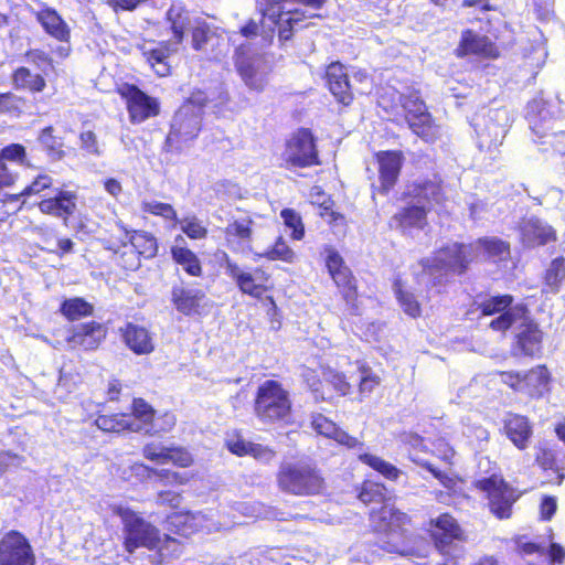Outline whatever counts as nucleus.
I'll return each mask as SVG.
<instances>
[{
    "label": "nucleus",
    "instance_id": "f257e3e1",
    "mask_svg": "<svg viewBox=\"0 0 565 565\" xmlns=\"http://www.w3.org/2000/svg\"><path fill=\"white\" fill-rule=\"evenodd\" d=\"M402 199H412L401 206L391 217V228L402 233L413 230L423 231L428 226V214L435 205H443L446 200L444 181L439 174L414 181L402 193Z\"/></svg>",
    "mask_w": 565,
    "mask_h": 565
},
{
    "label": "nucleus",
    "instance_id": "f03ea898",
    "mask_svg": "<svg viewBox=\"0 0 565 565\" xmlns=\"http://www.w3.org/2000/svg\"><path fill=\"white\" fill-rule=\"evenodd\" d=\"M119 236L109 235L103 239L104 248L113 254L116 264L126 271L140 267V260L157 256L159 244L157 237L145 230L129 228L124 222H116Z\"/></svg>",
    "mask_w": 565,
    "mask_h": 565
},
{
    "label": "nucleus",
    "instance_id": "7ed1b4c3",
    "mask_svg": "<svg viewBox=\"0 0 565 565\" xmlns=\"http://www.w3.org/2000/svg\"><path fill=\"white\" fill-rule=\"evenodd\" d=\"M252 408L255 418L265 426H286L292 423L291 395L277 380H265L256 387Z\"/></svg>",
    "mask_w": 565,
    "mask_h": 565
},
{
    "label": "nucleus",
    "instance_id": "20e7f679",
    "mask_svg": "<svg viewBox=\"0 0 565 565\" xmlns=\"http://www.w3.org/2000/svg\"><path fill=\"white\" fill-rule=\"evenodd\" d=\"M276 484L280 492L295 497H315L327 488L322 470L308 460L281 462L276 472Z\"/></svg>",
    "mask_w": 565,
    "mask_h": 565
},
{
    "label": "nucleus",
    "instance_id": "39448f33",
    "mask_svg": "<svg viewBox=\"0 0 565 565\" xmlns=\"http://www.w3.org/2000/svg\"><path fill=\"white\" fill-rule=\"evenodd\" d=\"M223 259L225 274L235 282L237 289L243 295L267 306L268 315L275 316L278 312V306L271 295L275 288L271 274L264 266H257L248 270L243 269L226 253H224Z\"/></svg>",
    "mask_w": 565,
    "mask_h": 565
},
{
    "label": "nucleus",
    "instance_id": "423d86ee",
    "mask_svg": "<svg viewBox=\"0 0 565 565\" xmlns=\"http://www.w3.org/2000/svg\"><path fill=\"white\" fill-rule=\"evenodd\" d=\"M324 266L339 295L344 301L343 315H359V282L342 255L333 246H324Z\"/></svg>",
    "mask_w": 565,
    "mask_h": 565
},
{
    "label": "nucleus",
    "instance_id": "0eeeda50",
    "mask_svg": "<svg viewBox=\"0 0 565 565\" xmlns=\"http://www.w3.org/2000/svg\"><path fill=\"white\" fill-rule=\"evenodd\" d=\"M280 161V167L286 170L320 166L322 160L313 131L310 128L300 127L291 132L285 140Z\"/></svg>",
    "mask_w": 565,
    "mask_h": 565
},
{
    "label": "nucleus",
    "instance_id": "6e6552de",
    "mask_svg": "<svg viewBox=\"0 0 565 565\" xmlns=\"http://www.w3.org/2000/svg\"><path fill=\"white\" fill-rule=\"evenodd\" d=\"M117 514L122 523V546L126 552L134 553L140 547L157 551L161 547L162 535L154 524L130 509H119Z\"/></svg>",
    "mask_w": 565,
    "mask_h": 565
},
{
    "label": "nucleus",
    "instance_id": "1a4fd4ad",
    "mask_svg": "<svg viewBox=\"0 0 565 565\" xmlns=\"http://www.w3.org/2000/svg\"><path fill=\"white\" fill-rule=\"evenodd\" d=\"M473 488L484 494L490 513L498 520L510 519L513 505L521 497V492L500 473L477 479Z\"/></svg>",
    "mask_w": 565,
    "mask_h": 565
},
{
    "label": "nucleus",
    "instance_id": "9d476101",
    "mask_svg": "<svg viewBox=\"0 0 565 565\" xmlns=\"http://www.w3.org/2000/svg\"><path fill=\"white\" fill-rule=\"evenodd\" d=\"M115 92L125 102L131 124H141L160 114L159 100L148 95L135 84L121 83L116 87Z\"/></svg>",
    "mask_w": 565,
    "mask_h": 565
},
{
    "label": "nucleus",
    "instance_id": "9b49d317",
    "mask_svg": "<svg viewBox=\"0 0 565 565\" xmlns=\"http://www.w3.org/2000/svg\"><path fill=\"white\" fill-rule=\"evenodd\" d=\"M235 70L252 90L263 92L268 83V70L263 56L252 54L248 45L236 47L233 56Z\"/></svg>",
    "mask_w": 565,
    "mask_h": 565
},
{
    "label": "nucleus",
    "instance_id": "f8f14e48",
    "mask_svg": "<svg viewBox=\"0 0 565 565\" xmlns=\"http://www.w3.org/2000/svg\"><path fill=\"white\" fill-rule=\"evenodd\" d=\"M201 130L202 116L200 114L178 113L166 136L163 150L168 153H181L190 142L198 138Z\"/></svg>",
    "mask_w": 565,
    "mask_h": 565
},
{
    "label": "nucleus",
    "instance_id": "ddd939ff",
    "mask_svg": "<svg viewBox=\"0 0 565 565\" xmlns=\"http://www.w3.org/2000/svg\"><path fill=\"white\" fill-rule=\"evenodd\" d=\"M472 245L455 242L437 248L431 257V264L426 268L431 270H445L451 274L465 275L472 263Z\"/></svg>",
    "mask_w": 565,
    "mask_h": 565
},
{
    "label": "nucleus",
    "instance_id": "4468645a",
    "mask_svg": "<svg viewBox=\"0 0 565 565\" xmlns=\"http://www.w3.org/2000/svg\"><path fill=\"white\" fill-rule=\"evenodd\" d=\"M0 565H36L33 546L22 532L9 530L0 536Z\"/></svg>",
    "mask_w": 565,
    "mask_h": 565
},
{
    "label": "nucleus",
    "instance_id": "2eb2a0df",
    "mask_svg": "<svg viewBox=\"0 0 565 565\" xmlns=\"http://www.w3.org/2000/svg\"><path fill=\"white\" fill-rule=\"evenodd\" d=\"M514 297L510 294L489 296L477 303L481 316L498 315L489 323V328L495 332L508 331L516 321L515 313L511 310Z\"/></svg>",
    "mask_w": 565,
    "mask_h": 565
},
{
    "label": "nucleus",
    "instance_id": "dca6fc26",
    "mask_svg": "<svg viewBox=\"0 0 565 565\" xmlns=\"http://www.w3.org/2000/svg\"><path fill=\"white\" fill-rule=\"evenodd\" d=\"M374 159L377 163L379 185L373 186L372 198L375 193L388 195L398 182L404 154L401 150H380L374 153Z\"/></svg>",
    "mask_w": 565,
    "mask_h": 565
},
{
    "label": "nucleus",
    "instance_id": "f3484780",
    "mask_svg": "<svg viewBox=\"0 0 565 565\" xmlns=\"http://www.w3.org/2000/svg\"><path fill=\"white\" fill-rule=\"evenodd\" d=\"M369 520L373 532L386 535L405 532L412 522L406 512L390 502L379 509H373L369 514Z\"/></svg>",
    "mask_w": 565,
    "mask_h": 565
},
{
    "label": "nucleus",
    "instance_id": "a211bd4d",
    "mask_svg": "<svg viewBox=\"0 0 565 565\" xmlns=\"http://www.w3.org/2000/svg\"><path fill=\"white\" fill-rule=\"evenodd\" d=\"M454 53L458 58L473 55L481 60H497L501 56L500 47L488 35L476 33L471 29L462 30Z\"/></svg>",
    "mask_w": 565,
    "mask_h": 565
},
{
    "label": "nucleus",
    "instance_id": "6ab92c4d",
    "mask_svg": "<svg viewBox=\"0 0 565 565\" xmlns=\"http://www.w3.org/2000/svg\"><path fill=\"white\" fill-rule=\"evenodd\" d=\"M170 302L184 317H200L206 311L207 297L200 288L183 284L174 285L170 291Z\"/></svg>",
    "mask_w": 565,
    "mask_h": 565
},
{
    "label": "nucleus",
    "instance_id": "aec40b11",
    "mask_svg": "<svg viewBox=\"0 0 565 565\" xmlns=\"http://www.w3.org/2000/svg\"><path fill=\"white\" fill-rule=\"evenodd\" d=\"M142 57L151 70L160 77L172 73L170 58L178 52V47L171 41L143 40L138 46Z\"/></svg>",
    "mask_w": 565,
    "mask_h": 565
},
{
    "label": "nucleus",
    "instance_id": "412c9836",
    "mask_svg": "<svg viewBox=\"0 0 565 565\" xmlns=\"http://www.w3.org/2000/svg\"><path fill=\"white\" fill-rule=\"evenodd\" d=\"M77 199L75 191L58 189L54 195L39 201L36 207L43 215L58 218L64 225H68L78 210Z\"/></svg>",
    "mask_w": 565,
    "mask_h": 565
},
{
    "label": "nucleus",
    "instance_id": "4be33fe9",
    "mask_svg": "<svg viewBox=\"0 0 565 565\" xmlns=\"http://www.w3.org/2000/svg\"><path fill=\"white\" fill-rule=\"evenodd\" d=\"M322 78L324 79L326 87L338 104L343 107H350L353 104L354 93L349 74L341 62L333 61L329 63L324 68Z\"/></svg>",
    "mask_w": 565,
    "mask_h": 565
},
{
    "label": "nucleus",
    "instance_id": "5701e85b",
    "mask_svg": "<svg viewBox=\"0 0 565 565\" xmlns=\"http://www.w3.org/2000/svg\"><path fill=\"white\" fill-rule=\"evenodd\" d=\"M141 452L143 458L157 465L172 463L182 469L194 465V456L183 446L159 447L154 443H149L142 447Z\"/></svg>",
    "mask_w": 565,
    "mask_h": 565
},
{
    "label": "nucleus",
    "instance_id": "b1692460",
    "mask_svg": "<svg viewBox=\"0 0 565 565\" xmlns=\"http://www.w3.org/2000/svg\"><path fill=\"white\" fill-rule=\"evenodd\" d=\"M501 382L515 392H522L530 387L539 388L546 386L551 380V374L545 364L537 365L526 372L518 371H498Z\"/></svg>",
    "mask_w": 565,
    "mask_h": 565
},
{
    "label": "nucleus",
    "instance_id": "393cba45",
    "mask_svg": "<svg viewBox=\"0 0 565 565\" xmlns=\"http://www.w3.org/2000/svg\"><path fill=\"white\" fill-rule=\"evenodd\" d=\"M254 221L247 215L234 218L224 227V241L226 247L235 254H245L252 250Z\"/></svg>",
    "mask_w": 565,
    "mask_h": 565
},
{
    "label": "nucleus",
    "instance_id": "a878e982",
    "mask_svg": "<svg viewBox=\"0 0 565 565\" xmlns=\"http://www.w3.org/2000/svg\"><path fill=\"white\" fill-rule=\"evenodd\" d=\"M430 525L434 527L430 534L431 540L435 547L441 553H445L455 541L466 540L461 526L448 512L441 513L436 519L430 520Z\"/></svg>",
    "mask_w": 565,
    "mask_h": 565
},
{
    "label": "nucleus",
    "instance_id": "bb28decb",
    "mask_svg": "<svg viewBox=\"0 0 565 565\" xmlns=\"http://www.w3.org/2000/svg\"><path fill=\"white\" fill-rule=\"evenodd\" d=\"M107 335L108 328L105 323L90 320L75 326L67 342L84 351H95L105 342Z\"/></svg>",
    "mask_w": 565,
    "mask_h": 565
},
{
    "label": "nucleus",
    "instance_id": "cd10ccee",
    "mask_svg": "<svg viewBox=\"0 0 565 565\" xmlns=\"http://www.w3.org/2000/svg\"><path fill=\"white\" fill-rule=\"evenodd\" d=\"M502 435H504L519 450H525L533 437V423L522 414L508 412L502 419Z\"/></svg>",
    "mask_w": 565,
    "mask_h": 565
},
{
    "label": "nucleus",
    "instance_id": "c85d7f7f",
    "mask_svg": "<svg viewBox=\"0 0 565 565\" xmlns=\"http://www.w3.org/2000/svg\"><path fill=\"white\" fill-rule=\"evenodd\" d=\"M519 232L520 242L526 248H536L557 241L555 228L539 217L524 221Z\"/></svg>",
    "mask_w": 565,
    "mask_h": 565
},
{
    "label": "nucleus",
    "instance_id": "c756f323",
    "mask_svg": "<svg viewBox=\"0 0 565 565\" xmlns=\"http://www.w3.org/2000/svg\"><path fill=\"white\" fill-rule=\"evenodd\" d=\"M164 524L168 533L162 535V542L166 544L175 542V539L172 537L171 534L182 539H189L201 529L198 515L188 510L168 514Z\"/></svg>",
    "mask_w": 565,
    "mask_h": 565
},
{
    "label": "nucleus",
    "instance_id": "7c9ffc66",
    "mask_svg": "<svg viewBox=\"0 0 565 565\" xmlns=\"http://www.w3.org/2000/svg\"><path fill=\"white\" fill-rule=\"evenodd\" d=\"M34 18L47 35L60 42H70L71 29L54 8L42 3Z\"/></svg>",
    "mask_w": 565,
    "mask_h": 565
},
{
    "label": "nucleus",
    "instance_id": "2f4dec72",
    "mask_svg": "<svg viewBox=\"0 0 565 565\" xmlns=\"http://www.w3.org/2000/svg\"><path fill=\"white\" fill-rule=\"evenodd\" d=\"M124 343L137 355H147L153 352L154 344L147 328L127 322L120 328Z\"/></svg>",
    "mask_w": 565,
    "mask_h": 565
},
{
    "label": "nucleus",
    "instance_id": "473e14b6",
    "mask_svg": "<svg viewBox=\"0 0 565 565\" xmlns=\"http://www.w3.org/2000/svg\"><path fill=\"white\" fill-rule=\"evenodd\" d=\"M322 399H330L335 396H345L351 393L352 385L344 373L328 369L322 373L317 387L312 388Z\"/></svg>",
    "mask_w": 565,
    "mask_h": 565
},
{
    "label": "nucleus",
    "instance_id": "72a5a7b5",
    "mask_svg": "<svg viewBox=\"0 0 565 565\" xmlns=\"http://www.w3.org/2000/svg\"><path fill=\"white\" fill-rule=\"evenodd\" d=\"M225 447L237 457L250 456L257 460L270 461L276 456V451L270 447L246 440L241 434L227 438Z\"/></svg>",
    "mask_w": 565,
    "mask_h": 565
},
{
    "label": "nucleus",
    "instance_id": "f704fd0d",
    "mask_svg": "<svg viewBox=\"0 0 565 565\" xmlns=\"http://www.w3.org/2000/svg\"><path fill=\"white\" fill-rule=\"evenodd\" d=\"M535 463L546 475L551 483L561 484L565 479L564 467L552 448L545 445L537 446Z\"/></svg>",
    "mask_w": 565,
    "mask_h": 565
},
{
    "label": "nucleus",
    "instance_id": "c9c22d12",
    "mask_svg": "<svg viewBox=\"0 0 565 565\" xmlns=\"http://www.w3.org/2000/svg\"><path fill=\"white\" fill-rule=\"evenodd\" d=\"M94 425L104 433L122 434L125 431H138V428L127 413L102 414L97 413Z\"/></svg>",
    "mask_w": 565,
    "mask_h": 565
},
{
    "label": "nucleus",
    "instance_id": "e433bc0d",
    "mask_svg": "<svg viewBox=\"0 0 565 565\" xmlns=\"http://www.w3.org/2000/svg\"><path fill=\"white\" fill-rule=\"evenodd\" d=\"M14 88L26 90L31 94L42 93L46 88L45 76L41 73H32L26 66H19L11 73Z\"/></svg>",
    "mask_w": 565,
    "mask_h": 565
},
{
    "label": "nucleus",
    "instance_id": "4c0bfd02",
    "mask_svg": "<svg viewBox=\"0 0 565 565\" xmlns=\"http://www.w3.org/2000/svg\"><path fill=\"white\" fill-rule=\"evenodd\" d=\"M172 260L182 267L184 273L191 277H202L203 265L199 256L186 246L172 245L170 247Z\"/></svg>",
    "mask_w": 565,
    "mask_h": 565
},
{
    "label": "nucleus",
    "instance_id": "58836bf2",
    "mask_svg": "<svg viewBox=\"0 0 565 565\" xmlns=\"http://www.w3.org/2000/svg\"><path fill=\"white\" fill-rule=\"evenodd\" d=\"M408 128L414 135L426 142H435L440 134L433 115L427 110L406 120Z\"/></svg>",
    "mask_w": 565,
    "mask_h": 565
},
{
    "label": "nucleus",
    "instance_id": "ea45409f",
    "mask_svg": "<svg viewBox=\"0 0 565 565\" xmlns=\"http://www.w3.org/2000/svg\"><path fill=\"white\" fill-rule=\"evenodd\" d=\"M356 498L365 505H384L390 502L387 488L384 483L365 479L356 487Z\"/></svg>",
    "mask_w": 565,
    "mask_h": 565
},
{
    "label": "nucleus",
    "instance_id": "a19ab883",
    "mask_svg": "<svg viewBox=\"0 0 565 565\" xmlns=\"http://www.w3.org/2000/svg\"><path fill=\"white\" fill-rule=\"evenodd\" d=\"M393 290L397 303L405 315L414 319L422 316V303L417 299L415 292L407 289L399 278L394 280Z\"/></svg>",
    "mask_w": 565,
    "mask_h": 565
},
{
    "label": "nucleus",
    "instance_id": "79ce46f5",
    "mask_svg": "<svg viewBox=\"0 0 565 565\" xmlns=\"http://www.w3.org/2000/svg\"><path fill=\"white\" fill-rule=\"evenodd\" d=\"M38 141L49 158L60 161L65 158L64 143L61 137L54 135V127L46 126L39 131Z\"/></svg>",
    "mask_w": 565,
    "mask_h": 565
},
{
    "label": "nucleus",
    "instance_id": "37998d69",
    "mask_svg": "<svg viewBox=\"0 0 565 565\" xmlns=\"http://www.w3.org/2000/svg\"><path fill=\"white\" fill-rule=\"evenodd\" d=\"M58 310L67 321L73 322L93 316L94 306L82 297H73L63 300Z\"/></svg>",
    "mask_w": 565,
    "mask_h": 565
},
{
    "label": "nucleus",
    "instance_id": "c03bdc74",
    "mask_svg": "<svg viewBox=\"0 0 565 565\" xmlns=\"http://www.w3.org/2000/svg\"><path fill=\"white\" fill-rule=\"evenodd\" d=\"M177 425V416L171 411L158 414L154 412L152 419L146 426H137L138 431H143L149 436H162L171 433Z\"/></svg>",
    "mask_w": 565,
    "mask_h": 565
},
{
    "label": "nucleus",
    "instance_id": "a18cd8bd",
    "mask_svg": "<svg viewBox=\"0 0 565 565\" xmlns=\"http://www.w3.org/2000/svg\"><path fill=\"white\" fill-rule=\"evenodd\" d=\"M358 458L362 463L366 465L388 481H397L402 475V471L396 466L380 456L363 452L360 454Z\"/></svg>",
    "mask_w": 565,
    "mask_h": 565
},
{
    "label": "nucleus",
    "instance_id": "49530a36",
    "mask_svg": "<svg viewBox=\"0 0 565 565\" xmlns=\"http://www.w3.org/2000/svg\"><path fill=\"white\" fill-rule=\"evenodd\" d=\"M488 258L507 260L511 254L510 243L495 236H483L476 241Z\"/></svg>",
    "mask_w": 565,
    "mask_h": 565
},
{
    "label": "nucleus",
    "instance_id": "de8ad7c7",
    "mask_svg": "<svg viewBox=\"0 0 565 565\" xmlns=\"http://www.w3.org/2000/svg\"><path fill=\"white\" fill-rule=\"evenodd\" d=\"M258 258H264L270 262L280 260L287 264H292L297 255L294 249L287 244L282 235L276 237L275 242L263 253L257 255Z\"/></svg>",
    "mask_w": 565,
    "mask_h": 565
},
{
    "label": "nucleus",
    "instance_id": "09e8293b",
    "mask_svg": "<svg viewBox=\"0 0 565 565\" xmlns=\"http://www.w3.org/2000/svg\"><path fill=\"white\" fill-rule=\"evenodd\" d=\"M313 195L317 198V200L313 202L315 205L319 207V215L322 218H328V222L330 224H337L339 221H343L344 216L335 212L333 210L334 207V201L331 195L327 194L322 188L315 186L313 188Z\"/></svg>",
    "mask_w": 565,
    "mask_h": 565
},
{
    "label": "nucleus",
    "instance_id": "8fccbe9b",
    "mask_svg": "<svg viewBox=\"0 0 565 565\" xmlns=\"http://www.w3.org/2000/svg\"><path fill=\"white\" fill-rule=\"evenodd\" d=\"M412 461L419 466L420 468L427 470L434 478H436L439 483L449 491H456L459 483L462 482V479L458 476H450L438 468H436L433 463L427 460L412 458Z\"/></svg>",
    "mask_w": 565,
    "mask_h": 565
},
{
    "label": "nucleus",
    "instance_id": "3c124183",
    "mask_svg": "<svg viewBox=\"0 0 565 565\" xmlns=\"http://www.w3.org/2000/svg\"><path fill=\"white\" fill-rule=\"evenodd\" d=\"M140 209L143 213L150 214L153 216H159L164 221H169L172 223L178 222V212L170 203L160 202V201H142Z\"/></svg>",
    "mask_w": 565,
    "mask_h": 565
},
{
    "label": "nucleus",
    "instance_id": "603ef678",
    "mask_svg": "<svg viewBox=\"0 0 565 565\" xmlns=\"http://www.w3.org/2000/svg\"><path fill=\"white\" fill-rule=\"evenodd\" d=\"M24 58L29 64L42 71L41 74L47 75V71H54V60L49 52L39 49L31 47L24 52Z\"/></svg>",
    "mask_w": 565,
    "mask_h": 565
},
{
    "label": "nucleus",
    "instance_id": "864d4df0",
    "mask_svg": "<svg viewBox=\"0 0 565 565\" xmlns=\"http://www.w3.org/2000/svg\"><path fill=\"white\" fill-rule=\"evenodd\" d=\"M190 34L192 49L196 52H200L211 40L213 31L210 23L204 20H198L191 28Z\"/></svg>",
    "mask_w": 565,
    "mask_h": 565
},
{
    "label": "nucleus",
    "instance_id": "5fc2aeb1",
    "mask_svg": "<svg viewBox=\"0 0 565 565\" xmlns=\"http://www.w3.org/2000/svg\"><path fill=\"white\" fill-rule=\"evenodd\" d=\"M156 409L142 397H134L130 405V418H135L138 423H135L136 426H146L152 416L154 415Z\"/></svg>",
    "mask_w": 565,
    "mask_h": 565
},
{
    "label": "nucleus",
    "instance_id": "6e6d98bb",
    "mask_svg": "<svg viewBox=\"0 0 565 565\" xmlns=\"http://www.w3.org/2000/svg\"><path fill=\"white\" fill-rule=\"evenodd\" d=\"M280 217L285 226L291 230L290 236L294 241H300L305 237V225L300 214L296 210L285 207L280 211Z\"/></svg>",
    "mask_w": 565,
    "mask_h": 565
},
{
    "label": "nucleus",
    "instance_id": "4d7b16f0",
    "mask_svg": "<svg viewBox=\"0 0 565 565\" xmlns=\"http://www.w3.org/2000/svg\"><path fill=\"white\" fill-rule=\"evenodd\" d=\"M149 476L156 477L164 484L183 486L186 484L193 476L186 472H178L171 469H154L149 470Z\"/></svg>",
    "mask_w": 565,
    "mask_h": 565
},
{
    "label": "nucleus",
    "instance_id": "13d9d810",
    "mask_svg": "<svg viewBox=\"0 0 565 565\" xmlns=\"http://www.w3.org/2000/svg\"><path fill=\"white\" fill-rule=\"evenodd\" d=\"M53 183L54 180L51 175L46 173H39L26 186L22 189L19 195H23V198L40 195L42 192L51 190Z\"/></svg>",
    "mask_w": 565,
    "mask_h": 565
},
{
    "label": "nucleus",
    "instance_id": "bf43d9fd",
    "mask_svg": "<svg viewBox=\"0 0 565 565\" xmlns=\"http://www.w3.org/2000/svg\"><path fill=\"white\" fill-rule=\"evenodd\" d=\"M181 231L186 235L190 239H205L209 235V230L205 225H203L202 221H200L196 216L184 217Z\"/></svg>",
    "mask_w": 565,
    "mask_h": 565
},
{
    "label": "nucleus",
    "instance_id": "052dcab7",
    "mask_svg": "<svg viewBox=\"0 0 565 565\" xmlns=\"http://www.w3.org/2000/svg\"><path fill=\"white\" fill-rule=\"evenodd\" d=\"M24 104L25 99L12 92L0 94V114L19 116L22 113V106Z\"/></svg>",
    "mask_w": 565,
    "mask_h": 565
},
{
    "label": "nucleus",
    "instance_id": "680f3d73",
    "mask_svg": "<svg viewBox=\"0 0 565 565\" xmlns=\"http://www.w3.org/2000/svg\"><path fill=\"white\" fill-rule=\"evenodd\" d=\"M359 372L361 373L359 393L361 395H369L380 384V377L366 363H362L359 366Z\"/></svg>",
    "mask_w": 565,
    "mask_h": 565
},
{
    "label": "nucleus",
    "instance_id": "e2e57ef3",
    "mask_svg": "<svg viewBox=\"0 0 565 565\" xmlns=\"http://www.w3.org/2000/svg\"><path fill=\"white\" fill-rule=\"evenodd\" d=\"M401 106L404 110L405 120L409 119V117H415L428 110L425 102L420 97L413 94L403 96L401 99Z\"/></svg>",
    "mask_w": 565,
    "mask_h": 565
},
{
    "label": "nucleus",
    "instance_id": "0e129e2a",
    "mask_svg": "<svg viewBox=\"0 0 565 565\" xmlns=\"http://www.w3.org/2000/svg\"><path fill=\"white\" fill-rule=\"evenodd\" d=\"M311 426L317 434L329 439H332L339 429V426L323 414L315 415L312 417Z\"/></svg>",
    "mask_w": 565,
    "mask_h": 565
},
{
    "label": "nucleus",
    "instance_id": "69168bd1",
    "mask_svg": "<svg viewBox=\"0 0 565 565\" xmlns=\"http://www.w3.org/2000/svg\"><path fill=\"white\" fill-rule=\"evenodd\" d=\"M0 157L6 162L23 164L26 160V150L21 143H10L0 150Z\"/></svg>",
    "mask_w": 565,
    "mask_h": 565
},
{
    "label": "nucleus",
    "instance_id": "338daca9",
    "mask_svg": "<svg viewBox=\"0 0 565 565\" xmlns=\"http://www.w3.org/2000/svg\"><path fill=\"white\" fill-rule=\"evenodd\" d=\"M544 148L543 151H551L554 154L562 157L565 160V131H558L548 136L542 141Z\"/></svg>",
    "mask_w": 565,
    "mask_h": 565
},
{
    "label": "nucleus",
    "instance_id": "774afa93",
    "mask_svg": "<svg viewBox=\"0 0 565 565\" xmlns=\"http://www.w3.org/2000/svg\"><path fill=\"white\" fill-rule=\"evenodd\" d=\"M565 279V259L558 257L552 260L550 268L546 270V284L558 286Z\"/></svg>",
    "mask_w": 565,
    "mask_h": 565
}]
</instances>
